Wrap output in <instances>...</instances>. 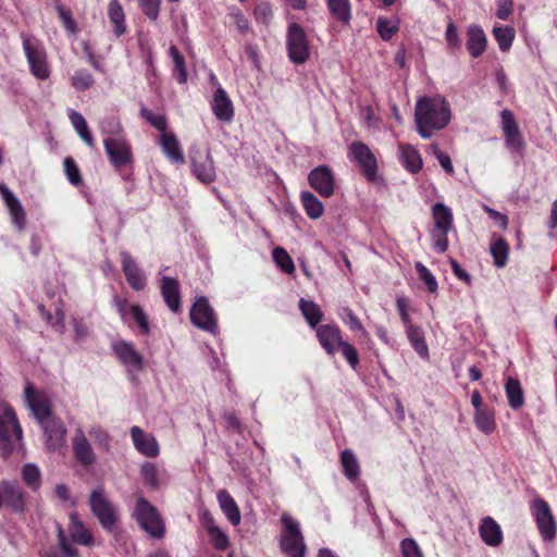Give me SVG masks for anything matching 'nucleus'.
I'll return each mask as SVG.
<instances>
[{
  "label": "nucleus",
  "instance_id": "13",
  "mask_svg": "<svg viewBox=\"0 0 557 557\" xmlns=\"http://www.w3.org/2000/svg\"><path fill=\"white\" fill-rule=\"evenodd\" d=\"M103 144L106 152L115 168H122L132 162L131 147L122 137H108Z\"/></svg>",
  "mask_w": 557,
  "mask_h": 557
},
{
  "label": "nucleus",
  "instance_id": "48",
  "mask_svg": "<svg viewBox=\"0 0 557 557\" xmlns=\"http://www.w3.org/2000/svg\"><path fill=\"white\" fill-rule=\"evenodd\" d=\"M376 28L383 40H389L398 32L399 22L396 20L379 18Z\"/></svg>",
  "mask_w": 557,
  "mask_h": 557
},
{
  "label": "nucleus",
  "instance_id": "30",
  "mask_svg": "<svg viewBox=\"0 0 557 557\" xmlns=\"http://www.w3.org/2000/svg\"><path fill=\"white\" fill-rule=\"evenodd\" d=\"M219 505L233 525H238L242 520L240 511L234 498L225 490L218 493Z\"/></svg>",
  "mask_w": 557,
  "mask_h": 557
},
{
  "label": "nucleus",
  "instance_id": "7",
  "mask_svg": "<svg viewBox=\"0 0 557 557\" xmlns=\"http://www.w3.org/2000/svg\"><path fill=\"white\" fill-rule=\"evenodd\" d=\"M287 52L292 62L305 63L309 58V45L305 29L297 23H292L287 30Z\"/></svg>",
  "mask_w": 557,
  "mask_h": 557
},
{
  "label": "nucleus",
  "instance_id": "41",
  "mask_svg": "<svg viewBox=\"0 0 557 557\" xmlns=\"http://www.w3.org/2000/svg\"><path fill=\"white\" fill-rule=\"evenodd\" d=\"M22 478L25 484L33 491H37L41 484V473L34 463H27L22 468Z\"/></svg>",
  "mask_w": 557,
  "mask_h": 557
},
{
  "label": "nucleus",
  "instance_id": "27",
  "mask_svg": "<svg viewBox=\"0 0 557 557\" xmlns=\"http://www.w3.org/2000/svg\"><path fill=\"white\" fill-rule=\"evenodd\" d=\"M467 49L471 57H480L486 49V36L483 29L478 25H471L467 29Z\"/></svg>",
  "mask_w": 557,
  "mask_h": 557
},
{
  "label": "nucleus",
  "instance_id": "62",
  "mask_svg": "<svg viewBox=\"0 0 557 557\" xmlns=\"http://www.w3.org/2000/svg\"><path fill=\"white\" fill-rule=\"evenodd\" d=\"M396 306L400 314V319L403 323L407 326L411 324L410 317L408 313L409 308V299L405 296H398L396 299Z\"/></svg>",
  "mask_w": 557,
  "mask_h": 557
},
{
  "label": "nucleus",
  "instance_id": "16",
  "mask_svg": "<svg viewBox=\"0 0 557 557\" xmlns=\"http://www.w3.org/2000/svg\"><path fill=\"white\" fill-rule=\"evenodd\" d=\"M57 544L49 547L42 557H79L78 549L70 542L67 533L61 524H55Z\"/></svg>",
  "mask_w": 557,
  "mask_h": 557
},
{
  "label": "nucleus",
  "instance_id": "51",
  "mask_svg": "<svg viewBox=\"0 0 557 557\" xmlns=\"http://www.w3.org/2000/svg\"><path fill=\"white\" fill-rule=\"evenodd\" d=\"M414 268L419 274V278L426 285L428 290L430 293H435L437 289V282L435 276L421 262H417Z\"/></svg>",
  "mask_w": 557,
  "mask_h": 557
},
{
  "label": "nucleus",
  "instance_id": "28",
  "mask_svg": "<svg viewBox=\"0 0 557 557\" xmlns=\"http://www.w3.org/2000/svg\"><path fill=\"white\" fill-rule=\"evenodd\" d=\"M113 350L125 366L141 369L143 358L129 343L116 342L113 344Z\"/></svg>",
  "mask_w": 557,
  "mask_h": 557
},
{
  "label": "nucleus",
  "instance_id": "23",
  "mask_svg": "<svg viewBox=\"0 0 557 557\" xmlns=\"http://www.w3.org/2000/svg\"><path fill=\"white\" fill-rule=\"evenodd\" d=\"M131 436L136 449L147 457H156L159 454V445L156 438L145 434L139 426L131 429Z\"/></svg>",
  "mask_w": 557,
  "mask_h": 557
},
{
  "label": "nucleus",
  "instance_id": "12",
  "mask_svg": "<svg viewBox=\"0 0 557 557\" xmlns=\"http://www.w3.org/2000/svg\"><path fill=\"white\" fill-rule=\"evenodd\" d=\"M534 516L542 536L545 540H553L557 525L550 508L546 500L536 498L533 503Z\"/></svg>",
  "mask_w": 557,
  "mask_h": 557
},
{
  "label": "nucleus",
  "instance_id": "25",
  "mask_svg": "<svg viewBox=\"0 0 557 557\" xmlns=\"http://www.w3.org/2000/svg\"><path fill=\"white\" fill-rule=\"evenodd\" d=\"M212 111L218 120L230 122L234 115L233 103L223 88H218L212 101Z\"/></svg>",
  "mask_w": 557,
  "mask_h": 557
},
{
  "label": "nucleus",
  "instance_id": "64",
  "mask_svg": "<svg viewBox=\"0 0 557 557\" xmlns=\"http://www.w3.org/2000/svg\"><path fill=\"white\" fill-rule=\"evenodd\" d=\"M512 12L511 0H497L496 16L500 20H507Z\"/></svg>",
  "mask_w": 557,
  "mask_h": 557
},
{
  "label": "nucleus",
  "instance_id": "6",
  "mask_svg": "<svg viewBox=\"0 0 557 557\" xmlns=\"http://www.w3.org/2000/svg\"><path fill=\"white\" fill-rule=\"evenodd\" d=\"M22 438V429L17 422L15 412L7 404H0V449L3 454L12 450V437Z\"/></svg>",
  "mask_w": 557,
  "mask_h": 557
},
{
  "label": "nucleus",
  "instance_id": "58",
  "mask_svg": "<svg viewBox=\"0 0 557 557\" xmlns=\"http://www.w3.org/2000/svg\"><path fill=\"white\" fill-rule=\"evenodd\" d=\"M139 5L150 20L156 21L158 18L160 0H139Z\"/></svg>",
  "mask_w": 557,
  "mask_h": 557
},
{
  "label": "nucleus",
  "instance_id": "39",
  "mask_svg": "<svg viewBox=\"0 0 557 557\" xmlns=\"http://www.w3.org/2000/svg\"><path fill=\"white\" fill-rule=\"evenodd\" d=\"M300 198L306 213L311 219L315 220L322 216L324 212L323 203L312 193L302 191Z\"/></svg>",
  "mask_w": 557,
  "mask_h": 557
},
{
  "label": "nucleus",
  "instance_id": "17",
  "mask_svg": "<svg viewBox=\"0 0 557 557\" xmlns=\"http://www.w3.org/2000/svg\"><path fill=\"white\" fill-rule=\"evenodd\" d=\"M3 506L9 507L16 513H22L25 510V493L16 482L3 480Z\"/></svg>",
  "mask_w": 557,
  "mask_h": 557
},
{
  "label": "nucleus",
  "instance_id": "34",
  "mask_svg": "<svg viewBox=\"0 0 557 557\" xmlns=\"http://www.w3.org/2000/svg\"><path fill=\"white\" fill-rule=\"evenodd\" d=\"M407 336L409 342L411 343L414 350L422 358H426L429 356V348L424 339V335L422 330L419 326L413 324H408L406 326Z\"/></svg>",
  "mask_w": 557,
  "mask_h": 557
},
{
  "label": "nucleus",
  "instance_id": "59",
  "mask_svg": "<svg viewBox=\"0 0 557 557\" xmlns=\"http://www.w3.org/2000/svg\"><path fill=\"white\" fill-rule=\"evenodd\" d=\"M338 349H341L347 362L355 369L359 363V357L356 348L349 343L343 341Z\"/></svg>",
  "mask_w": 557,
  "mask_h": 557
},
{
  "label": "nucleus",
  "instance_id": "18",
  "mask_svg": "<svg viewBox=\"0 0 557 557\" xmlns=\"http://www.w3.org/2000/svg\"><path fill=\"white\" fill-rule=\"evenodd\" d=\"M67 531V536L71 543L74 542L88 547L94 545V536L91 532L86 528L84 522L79 519L78 513L75 511L70 515Z\"/></svg>",
  "mask_w": 557,
  "mask_h": 557
},
{
  "label": "nucleus",
  "instance_id": "32",
  "mask_svg": "<svg viewBox=\"0 0 557 557\" xmlns=\"http://www.w3.org/2000/svg\"><path fill=\"white\" fill-rule=\"evenodd\" d=\"M505 392L508 399V404L512 409H519L524 404L523 389L520 382L517 379L508 376L505 383Z\"/></svg>",
  "mask_w": 557,
  "mask_h": 557
},
{
  "label": "nucleus",
  "instance_id": "36",
  "mask_svg": "<svg viewBox=\"0 0 557 557\" xmlns=\"http://www.w3.org/2000/svg\"><path fill=\"white\" fill-rule=\"evenodd\" d=\"M474 423L481 432L492 433L496 428L494 411L487 407L475 411Z\"/></svg>",
  "mask_w": 557,
  "mask_h": 557
},
{
  "label": "nucleus",
  "instance_id": "31",
  "mask_svg": "<svg viewBox=\"0 0 557 557\" xmlns=\"http://www.w3.org/2000/svg\"><path fill=\"white\" fill-rule=\"evenodd\" d=\"M435 231L448 233L453 226V213L448 207L442 202H437L432 209Z\"/></svg>",
  "mask_w": 557,
  "mask_h": 557
},
{
  "label": "nucleus",
  "instance_id": "4",
  "mask_svg": "<svg viewBox=\"0 0 557 557\" xmlns=\"http://www.w3.org/2000/svg\"><path fill=\"white\" fill-rule=\"evenodd\" d=\"M89 506L92 515L98 519L103 529L111 532L119 519L117 510L107 497L104 490L98 487L89 495Z\"/></svg>",
  "mask_w": 557,
  "mask_h": 557
},
{
  "label": "nucleus",
  "instance_id": "26",
  "mask_svg": "<svg viewBox=\"0 0 557 557\" xmlns=\"http://www.w3.org/2000/svg\"><path fill=\"white\" fill-rule=\"evenodd\" d=\"M480 536L488 546H498L503 542V532L499 524L491 517L482 519L479 528Z\"/></svg>",
  "mask_w": 557,
  "mask_h": 557
},
{
  "label": "nucleus",
  "instance_id": "45",
  "mask_svg": "<svg viewBox=\"0 0 557 557\" xmlns=\"http://www.w3.org/2000/svg\"><path fill=\"white\" fill-rule=\"evenodd\" d=\"M273 259L277 267L285 273L292 274L295 272L294 261L284 248H274Z\"/></svg>",
  "mask_w": 557,
  "mask_h": 557
},
{
  "label": "nucleus",
  "instance_id": "55",
  "mask_svg": "<svg viewBox=\"0 0 557 557\" xmlns=\"http://www.w3.org/2000/svg\"><path fill=\"white\" fill-rule=\"evenodd\" d=\"M100 129L109 137L119 136L122 133L120 122L114 117H106L100 122Z\"/></svg>",
  "mask_w": 557,
  "mask_h": 557
},
{
  "label": "nucleus",
  "instance_id": "35",
  "mask_svg": "<svg viewBox=\"0 0 557 557\" xmlns=\"http://www.w3.org/2000/svg\"><path fill=\"white\" fill-rule=\"evenodd\" d=\"M299 309L308 324L313 329L317 327L323 318L320 307L311 300L301 298L299 300Z\"/></svg>",
  "mask_w": 557,
  "mask_h": 557
},
{
  "label": "nucleus",
  "instance_id": "10",
  "mask_svg": "<svg viewBox=\"0 0 557 557\" xmlns=\"http://www.w3.org/2000/svg\"><path fill=\"white\" fill-rule=\"evenodd\" d=\"M23 47L32 74L38 79H47L50 76V69L45 49L29 40H24Z\"/></svg>",
  "mask_w": 557,
  "mask_h": 557
},
{
  "label": "nucleus",
  "instance_id": "61",
  "mask_svg": "<svg viewBox=\"0 0 557 557\" xmlns=\"http://www.w3.org/2000/svg\"><path fill=\"white\" fill-rule=\"evenodd\" d=\"M432 150H433V153H434L435 158L437 159L438 163L441 164V166L448 174L454 173V166H453L450 157L446 152L441 151L440 148L437 147V145H432Z\"/></svg>",
  "mask_w": 557,
  "mask_h": 557
},
{
  "label": "nucleus",
  "instance_id": "57",
  "mask_svg": "<svg viewBox=\"0 0 557 557\" xmlns=\"http://www.w3.org/2000/svg\"><path fill=\"white\" fill-rule=\"evenodd\" d=\"M403 557H423L417 542L412 539H405L400 543Z\"/></svg>",
  "mask_w": 557,
  "mask_h": 557
},
{
  "label": "nucleus",
  "instance_id": "47",
  "mask_svg": "<svg viewBox=\"0 0 557 557\" xmlns=\"http://www.w3.org/2000/svg\"><path fill=\"white\" fill-rule=\"evenodd\" d=\"M169 53L173 60V63H174V66H175V70L177 71V81L181 83V84H184L186 83L187 81V71H186V66H185V59L184 57L180 53L178 49L175 47V46H171L169 48Z\"/></svg>",
  "mask_w": 557,
  "mask_h": 557
},
{
  "label": "nucleus",
  "instance_id": "9",
  "mask_svg": "<svg viewBox=\"0 0 557 557\" xmlns=\"http://www.w3.org/2000/svg\"><path fill=\"white\" fill-rule=\"evenodd\" d=\"M349 151L356 160L368 181L376 180L377 163L376 158L370 148L362 141H355L350 145Z\"/></svg>",
  "mask_w": 557,
  "mask_h": 557
},
{
  "label": "nucleus",
  "instance_id": "1",
  "mask_svg": "<svg viewBox=\"0 0 557 557\" xmlns=\"http://www.w3.org/2000/svg\"><path fill=\"white\" fill-rule=\"evenodd\" d=\"M25 398L34 417L44 429L46 447L53 451L62 448L65 444L66 429L59 419L52 416L48 397L36 392L32 384H27Z\"/></svg>",
  "mask_w": 557,
  "mask_h": 557
},
{
  "label": "nucleus",
  "instance_id": "40",
  "mask_svg": "<svg viewBox=\"0 0 557 557\" xmlns=\"http://www.w3.org/2000/svg\"><path fill=\"white\" fill-rule=\"evenodd\" d=\"M341 462L344 468V473L350 481L357 480L360 472L359 462L349 449H346L341 455Z\"/></svg>",
  "mask_w": 557,
  "mask_h": 557
},
{
  "label": "nucleus",
  "instance_id": "42",
  "mask_svg": "<svg viewBox=\"0 0 557 557\" xmlns=\"http://www.w3.org/2000/svg\"><path fill=\"white\" fill-rule=\"evenodd\" d=\"M490 251L494 258L495 265L497 268L505 267L509 252V247L506 240L503 238H498L491 245Z\"/></svg>",
  "mask_w": 557,
  "mask_h": 557
},
{
  "label": "nucleus",
  "instance_id": "21",
  "mask_svg": "<svg viewBox=\"0 0 557 557\" xmlns=\"http://www.w3.org/2000/svg\"><path fill=\"white\" fill-rule=\"evenodd\" d=\"M317 337L329 355H334L343 342L339 329L332 324L318 327Z\"/></svg>",
  "mask_w": 557,
  "mask_h": 557
},
{
  "label": "nucleus",
  "instance_id": "8",
  "mask_svg": "<svg viewBox=\"0 0 557 557\" xmlns=\"http://www.w3.org/2000/svg\"><path fill=\"white\" fill-rule=\"evenodd\" d=\"M193 173L202 183H211L215 180V168L208 149L193 148L190 150Z\"/></svg>",
  "mask_w": 557,
  "mask_h": 557
},
{
  "label": "nucleus",
  "instance_id": "54",
  "mask_svg": "<svg viewBox=\"0 0 557 557\" xmlns=\"http://www.w3.org/2000/svg\"><path fill=\"white\" fill-rule=\"evenodd\" d=\"M140 114L144 119H146L154 128L163 133L166 128V120L163 115H156L147 108H141Z\"/></svg>",
  "mask_w": 557,
  "mask_h": 557
},
{
  "label": "nucleus",
  "instance_id": "11",
  "mask_svg": "<svg viewBox=\"0 0 557 557\" xmlns=\"http://www.w3.org/2000/svg\"><path fill=\"white\" fill-rule=\"evenodd\" d=\"M193 324L208 332H215L216 319L213 309L209 306L206 297H199L190 309Z\"/></svg>",
  "mask_w": 557,
  "mask_h": 557
},
{
  "label": "nucleus",
  "instance_id": "19",
  "mask_svg": "<svg viewBox=\"0 0 557 557\" xmlns=\"http://www.w3.org/2000/svg\"><path fill=\"white\" fill-rule=\"evenodd\" d=\"M0 195L2 196L12 219L13 224L18 228L23 230L26 223L25 211L20 200L14 194L2 183H0Z\"/></svg>",
  "mask_w": 557,
  "mask_h": 557
},
{
  "label": "nucleus",
  "instance_id": "52",
  "mask_svg": "<svg viewBox=\"0 0 557 557\" xmlns=\"http://www.w3.org/2000/svg\"><path fill=\"white\" fill-rule=\"evenodd\" d=\"M64 170L67 180L75 186L82 183V176L78 166L71 157L64 159Z\"/></svg>",
  "mask_w": 557,
  "mask_h": 557
},
{
  "label": "nucleus",
  "instance_id": "22",
  "mask_svg": "<svg viewBox=\"0 0 557 557\" xmlns=\"http://www.w3.org/2000/svg\"><path fill=\"white\" fill-rule=\"evenodd\" d=\"M122 268L126 281L135 290H141L146 286V278L141 274L137 263L127 251L121 252Z\"/></svg>",
  "mask_w": 557,
  "mask_h": 557
},
{
  "label": "nucleus",
  "instance_id": "50",
  "mask_svg": "<svg viewBox=\"0 0 557 557\" xmlns=\"http://www.w3.org/2000/svg\"><path fill=\"white\" fill-rule=\"evenodd\" d=\"M208 533L214 548L223 550L228 546V537L219 527L209 525Z\"/></svg>",
  "mask_w": 557,
  "mask_h": 557
},
{
  "label": "nucleus",
  "instance_id": "43",
  "mask_svg": "<svg viewBox=\"0 0 557 557\" xmlns=\"http://www.w3.org/2000/svg\"><path fill=\"white\" fill-rule=\"evenodd\" d=\"M327 4L332 14L343 22L348 24L350 21V5L348 0H327Z\"/></svg>",
  "mask_w": 557,
  "mask_h": 557
},
{
  "label": "nucleus",
  "instance_id": "5",
  "mask_svg": "<svg viewBox=\"0 0 557 557\" xmlns=\"http://www.w3.org/2000/svg\"><path fill=\"white\" fill-rule=\"evenodd\" d=\"M284 532L281 536V548L289 557H305L306 545L299 523L290 516L283 515Z\"/></svg>",
  "mask_w": 557,
  "mask_h": 557
},
{
  "label": "nucleus",
  "instance_id": "38",
  "mask_svg": "<svg viewBox=\"0 0 557 557\" xmlns=\"http://www.w3.org/2000/svg\"><path fill=\"white\" fill-rule=\"evenodd\" d=\"M69 117L71 120L73 127L75 128L79 137L85 141V144L88 145L89 147H94V138L88 129L85 117L74 110L70 111Z\"/></svg>",
  "mask_w": 557,
  "mask_h": 557
},
{
  "label": "nucleus",
  "instance_id": "33",
  "mask_svg": "<svg viewBox=\"0 0 557 557\" xmlns=\"http://www.w3.org/2000/svg\"><path fill=\"white\" fill-rule=\"evenodd\" d=\"M399 151L404 166L411 173H418L422 168V159L418 150L410 145H399Z\"/></svg>",
  "mask_w": 557,
  "mask_h": 557
},
{
  "label": "nucleus",
  "instance_id": "56",
  "mask_svg": "<svg viewBox=\"0 0 557 557\" xmlns=\"http://www.w3.org/2000/svg\"><path fill=\"white\" fill-rule=\"evenodd\" d=\"M131 312L133 319L136 321L138 326L140 327L141 332L147 334L149 333V322L146 313L144 312L143 308L138 305L131 306Z\"/></svg>",
  "mask_w": 557,
  "mask_h": 557
},
{
  "label": "nucleus",
  "instance_id": "53",
  "mask_svg": "<svg viewBox=\"0 0 557 557\" xmlns=\"http://www.w3.org/2000/svg\"><path fill=\"white\" fill-rule=\"evenodd\" d=\"M141 475L145 480V482L156 488L159 486V479H158V469L154 465L150 462H146L141 466Z\"/></svg>",
  "mask_w": 557,
  "mask_h": 557
},
{
  "label": "nucleus",
  "instance_id": "63",
  "mask_svg": "<svg viewBox=\"0 0 557 557\" xmlns=\"http://www.w3.org/2000/svg\"><path fill=\"white\" fill-rule=\"evenodd\" d=\"M445 38L447 44L453 48H460L461 40L459 38L457 27L453 22H449L446 28Z\"/></svg>",
  "mask_w": 557,
  "mask_h": 557
},
{
  "label": "nucleus",
  "instance_id": "60",
  "mask_svg": "<svg viewBox=\"0 0 557 557\" xmlns=\"http://www.w3.org/2000/svg\"><path fill=\"white\" fill-rule=\"evenodd\" d=\"M253 14L258 22H261L263 24L269 23L271 15H272V10H271L270 4L264 1L259 2L255 8Z\"/></svg>",
  "mask_w": 557,
  "mask_h": 557
},
{
  "label": "nucleus",
  "instance_id": "24",
  "mask_svg": "<svg viewBox=\"0 0 557 557\" xmlns=\"http://www.w3.org/2000/svg\"><path fill=\"white\" fill-rule=\"evenodd\" d=\"M500 117L507 145L515 149L521 148L523 140L513 114L509 110H503Z\"/></svg>",
  "mask_w": 557,
  "mask_h": 557
},
{
  "label": "nucleus",
  "instance_id": "14",
  "mask_svg": "<svg viewBox=\"0 0 557 557\" xmlns=\"http://www.w3.org/2000/svg\"><path fill=\"white\" fill-rule=\"evenodd\" d=\"M310 186L322 197H331L334 194V176L326 165L313 169L308 176Z\"/></svg>",
  "mask_w": 557,
  "mask_h": 557
},
{
  "label": "nucleus",
  "instance_id": "37",
  "mask_svg": "<svg viewBox=\"0 0 557 557\" xmlns=\"http://www.w3.org/2000/svg\"><path fill=\"white\" fill-rule=\"evenodd\" d=\"M110 21L114 25V33L121 36L125 33V15L121 3L117 0H111L108 7Z\"/></svg>",
  "mask_w": 557,
  "mask_h": 557
},
{
  "label": "nucleus",
  "instance_id": "29",
  "mask_svg": "<svg viewBox=\"0 0 557 557\" xmlns=\"http://www.w3.org/2000/svg\"><path fill=\"white\" fill-rule=\"evenodd\" d=\"M161 147L165 156L173 163L183 164L185 162L184 153L174 134L163 133L161 136Z\"/></svg>",
  "mask_w": 557,
  "mask_h": 557
},
{
  "label": "nucleus",
  "instance_id": "3",
  "mask_svg": "<svg viewBox=\"0 0 557 557\" xmlns=\"http://www.w3.org/2000/svg\"><path fill=\"white\" fill-rule=\"evenodd\" d=\"M134 517L139 527L151 537L161 539L165 533L164 522L158 509L146 498L139 497L135 504Z\"/></svg>",
  "mask_w": 557,
  "mask_h": 557
},
{
  "label": "nucleus",
  "instance_id": "15",
  "mask_svg": "<svg viewBox=\"0 0 557 557\" xmlns=\"http://www.w3.org/2000/svg\"><path fill=\"white\" fill-rule=\"evenodd\" d=\"M73 454L76 460L85 467L92 466L97 460L96 454L82 428L75 430L73 436Z\"/></svg>",
  "mask_w": 557,
  "mask_h": 557
},
{
  "label": "nucleus",
  "instance_id": "44",
  "mask_svg": "<svg viewBox=\"0 0 557 557\" xmlns=\"http://www.w3.org/2000/svg\"><path fill=\"white\" fill-rule=\"evenodd\" d=\"M493 34L502 51H507L511 47L515 38V29L512 27L495 26Z\"/></svg>",
  "mask_w": 557,
  "mask_h": 557
},
{
  "label": "nucleus",
  "instance_id": "46",
  "mask_svg": "<svg viewBox=\"0 0 557 557\" xmlns=\"http://www.w3.org/2000/svg\"><path fill=\"white\" fill-rule=\"evenodd\" d=\"M71 82H72V86L76 90L84 91V90L89 89L94 85L95 79L88 71L78 70L72 76Z\"/></svg>",
  "mask_w": 557,
  "mask_h": 557
},
{
  "label": "nucleus",
  "instance_id": "49",
  "mask_svg": "<svg viewBox=\"0 0 557 557\" xmlns=\"http://www.w3.org/2000/svg\"><path fill=\"white\" fill-rule=\"evenodd\" d=\"M88 434L100 448L106 451L110 450L111 437L104 429L99 425H92L89 429Z\"/></svg>",
  "mask_w": 557,
  "mask_h": 557
},
{
  "label": "nucleus",
  "instance_id": "20",
  "mask_svg": "<svg viewBox=\"0 0 557 557\" xmlns=\"http://www.w3.org/2000/svg\"><path fill=\"white\" fill-rule=\"evenodd\" d=\"M161 295L169 309L177 313L181 310L180 283L176 278L163 276L160 284Z\"/></svg>",
  "mask_w": 557,
  "mask_h": 557
},
{
  "label": "nucleus",
  "instance_id": "2",
  "mask_svg": "<svg viewBox=\"0 0 557 557\" xmlns=\"http://www.w3.org/2000/svg\"><path fill=\"white\" fill-rule=\"evenodd\" d=\"M450 121V110L441 97H423L417 101L414 122L417 131L423 138H430L432 132L444 128Z\"/></svg>",
  "mask_w": 557,
  "mask_h": 557
}]
</instances>
